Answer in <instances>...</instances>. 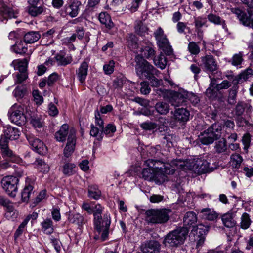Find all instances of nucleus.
<instances>
[{"label": "nucleus", "instance_id": "1", "mask_svg": "<svg viewBox=\"0 0 253 253\" xmlns=\"http://www.w3.org/2000/svg\"><path fill=\"white\" fill-rule=\"evenodd\" d=\"M169 209H150L145 211V219L148 224H164L170 218Z\"/></svg>", "mask_w": 253, "mask_h": 253}, {"label": "nucleus", "instance_id": "2", "mask_svg": "<svg viewBox=\"0 0 253 253\" xmlns=\"http://www.w3.org/2000/svg\"><path fill=\"white\" fill-rule=\"evenodd\" d=\"M188 232L186 227H178L166 235L163 244L169 247H178L183 244Z\"/></svg>", "mask_w": 253, "mask_h": 253}, {"label": "nucleus", "instance_id": "3", "mask_svg": "<svg viewBox=\"0 0 253 253\" xmlns=\"http://www.w3.org/2000/svg\"><path fill=\"white\" fill-rule=\"evenodd\" d=\"M222 127L215 122L207 129L201 132L199 136L200 142L204 145L212 144L221 136Z\"/></svg>", "mask_w": 253, "mask_h": 253}, {"label": "nucleus", "instance_id": "4", "mask_svg": "<svg viewBox=\"0 0 253 253\" xmlns=\"http://www.w3.org/2000/svg\"><path fill=\"white\" fill-rule=\"evenodd\" d=\"M136 62L135 70L136 73L140 78L144 77L146 79H150L153 75H157L158 71L144 57L137 55L135 58Z\"/></svg>", "mask_w": 253, "mask_h": 253}, {"label": "nucleus", "instance_id": "5", "mask_svg": "<svg viewBox=\"0 0 253 253\" xmlns=\"http://www.w3.org/2000/svg\"><path fill=\"white\" fill-rule=\"evenodd\" d=\"M25 105L14 104L10 109L8 114L9 119L13 123L21 126L26 122V118L24 115V111H27Z\"/></svg>", "mask_w": 253, "mask_h": 253}, {"label": "nucleus", "instance_id": "6", "mask_svg": "<svg viewBox=\"0 0 253 253\" xmlns=\"http://www.w3.org/2000/svg\"><path fill=\"white\" fill-rule=\"evenodd\" d=\"M19 179L13 176H6L1 180L3 189L11 197H15L18 190Z\"/></svg>", "mask_w": 253, "mask_h": 253}, {"label": "nucleus", "instance_id": "7", "mask_svg": "<svg viewBox=\"0 0 253 253\" xmlns=\"http://www.w3.org/2000/svg\"><path fill=\"white\" fill-rule=\"evenodd\" d=\"M230 10L233 14L236 16L243 25L253 28V11L249 12V16H248L244 11L239 8H231Z\"/></svg>", "mask_w": 253, "mask_h": 253}, {"label": "nucleus", "instance_id": "8", "mask_svg": "<svg viewBox=\"0 0 253 253\" xmlns=\"http://www.w3.org/2000/svg\"><path fill=\"white\" fill-rule=\"evenodd\" d=\"M145 164L149 168H151L155 172H159L160 173L159 177L162 178L164 176L166 178L165 170L166 169V163H164L160 160L148 159L145 162Z\"/></svg>", "mask_w": 253, "mask_h": 253}, {"label": "nucleus", "instance_id": "9", "mask_svg": "<svg viewBox=\"0 0 253 253\" xmlns=\"http://www.w3.org/2000/svg\"><path fill=\"white\" fill-rule=\"evenodd\" d=\"M201 59V66L206 72H213L218 68L216 61L212 55H207L203 56Z\"/></svg>", "mask_w": 253, "mask_h": 253}, {"label": "nucleus", "instance_id": "10", "mask_svg": "<svg viewBox=\"0 0 253 253\" xmlns=\"http://www.w3.org/2000/svg\"><path fill=\"white\" fill-rule=\"evenodd\" d=\"M8 142L6 137H1L0 140L1 153L3 158L14 161L16 160V155L9 149L8 146Z\"/></svg>", "mask_w": 253, "mask_h": 253}, {"label": "nucleus", "instance_id": "11", "mask_svg": "<svg viewBox=\"0 0 253 253\" xmlns=\"http://www.w3.org/2000/svg\"><path fill=\"white\" fill-rule=\"evenodd\" d=\"M160 173L155 172L151 168H144L141 177L148 181H155L157 183H161L165 181V177L163 176L162 178L159 177Z\"/></svg>", "mask_w": 253, "mask_h": 253}, {"label": "nucleus", "instance_id": "12", "mask_svg": "<svg viewBox=\"0 0 253 253\" xmlns=\"http://www.w3.org/2000/svg\"><path fill=\"white\" fill-rule=\"evenodd\" d=\"M211 164L206 160L199 159L193 166V169L199 174L210 172L214 170L215 167H211Z\"/></svg>", "mask_w": 253, "mask_h": 253}, {"label": "nucleus", "instance_id": "13", "mask_svg": "<svg viewBox=\"0 0 253 253\" xmlns=\"http://www.w3.org/2000/svg\"><path fill=\"white\" fill-rule=\"evenodd\" d=\"M140 249L143 253H159L160 244L155 240L147 241L142 244Z\"/></svg>", "mask_w": 253, "mask_h": 253}, {"label": "nucleus", "instance_id": "14", "mask_svg": "<svg viewBox=\"0 0 253 253\" xmlns=\"http://www.w3.org/2000/svg\"><path fill=\"white\" fill-rule=\"evenodd\" d=\"M166 166L165 173L172 174L176 169H185L186 162L181 159H175L171 161L170 163H166Z\"/></svg>", "mask_w": 253, "mask_h": 253}, {"label": "nucleus", "instance_id": "15", "mask_svg": "<svg viewBox=\"0 0 253 253\" xmlns=\"http://www.w3.org/2000/svg\"><path fill=\"white\" fill-rule=\"evenodd\" d=\"M76 142L75 132L71 130L68 136L67 143L64 150V157L68 158L73 153Z\"/></svg>", "mask_w": 253, "mask_h": 253}, {"label": "nucleus", "instance_id": "16", "mask_svg": "<svg viewBox=\"0 0 253 253\" xmlns=\"http://www.w3.org/2000/svg\"><path fill=\"white\" fill-rule=\"evenodd\" d=\"M169 103L174 107L182 105L186 102L184 91L181 92L172 91L169 98Z\"/></svg>", "mask_w": 253, "mask_h": 253}, {"label": "nucleus", "instance_id": "17", "mask_svg": "<svg viewBox=\"0 0 253 253\" xmlns=\"http://www.w3.org/2000/svg\"><path fill=\"white\" fill-rule=\"evenodd\" d=\"M173 115V119L178 122L184 123L187 122L189 118V111L184 108H176L174 111L171 112Z\"/></svg>", "mask_w": 253, "mask_h": 253}, {"label": "nucleus", "instance_id": "18", "mask_svg": "<svg viewBox=\"0 0 253 253\" xmlns=\"http://www.w3.org/2000/svg\"><path fill=\"white\" fill-rule=\"evenodd\" d=\"M0 5V16L3 19L7 20L9 18H15L17 17L18 14L17 10L13 9L3 3H1Z\"/></svg>", "mask_w": 253, "mask_h": 253}, {"label": "nucleus", "instance_id": "19", "mask_svg": "<svg viewBox=\"0 0 253 253\" xmlns=\"http://www.w3.org/2000/svg\"><path fill=\"white\" fill-rule=\"evenodd\" d=\"M28 141L33 149L38 153L43 155L47 152V147L38 138H30Z\"/></svg>", "mask_w": 253, "mask_h": 253}, {"label": "nucleus", "instance_id": "20", "mask_svg": "<svg viewBox=\"0 0 253 253\" xmlns=\"http://www.w3.org/2000/svg\"><path fill=\"white\" fill-rule=\"evenodd\" d=\"M252 107L250 104L244 101H239L235 108V115L237 116H242L245 111L248 115L252 112Z\"/></svg>", "mask_w": 253, "mask_h": 253}, {"label": "nucleus", "instance_id": "21", "mask_svg": "<svg viewBox=\"0 0 253 253\" xmlns=\"http://www.w3.org/2000/svg\"><path fill=\"white\" fill-rule=\"evenodd\" d=\"M82 6L80 1H74L69 5L65 6V12L71 17H75L78 15Z\"/></svg>", "mask_w": 253, "mask_h": 253}, {"label": "nucleus", "instance_id": "22", "mask_svg": "<svg viewBox=\"0 0 253 253\" xmlns=\"http://www.w3.org/2000/svg\"><path fill=\"white\" fill-rule=\"evenodd\" d=\"M24 42L20 41L17 42L15 44L12 46V48L13 51L16 54H19L22 55H27L30 58V56L32 54L31 50L28 51V46Z\"/></svg>", "mask_w": 253, "mask_h": 253}, {"label": "nucleus", "instance_id": "23", "mask_svg": "<svg viewBox=\"0 0 253 253\" xmlns=\"http://www.w3.org/2000/svg\"><path fill=\"white\" fill-rule=\"evenodd\" d=\"M140 51L144 57L147 59L153 57L155 54V51L153 48V45L149 41H145L142 42Z\"/></svg>", "mask_w": 253, "mask_h": 253}, {"label": "nucleus", "instance_id": "24", "mask_svg": "<svg viewBox=\"0 0 253 253\" xmlns=\"http://www.w3.org/2000/svg\"><path fill=\"white\" fill-rule=\"evenodd\" d=\"M88 63L84 61L79 68L76 70V74L80 83H83L85 81L87 75Z\"/></svg>", "mask_w": 253, "mask_h": 253}, {"label": "nucleus", "instance_id": "25", "mask_svg": "<svg viewBox=\"0 0 253 253\" xmlns=\"http://www.w3.org/2000/svg\"><path fill=\"white\" fill-rule=\"evenodd\" d=\"M19 133L17 128L9 126L4 130V135L1 137H6L8 141L9 139L16 140L19 138Z\"/></svg>", "mask_w": 253, "mask_h": 253}, {"label": "nucleus", "instance_id": "26", "mask_svg": "<svg viewBox=\"0 0 253 253\" xmlns=\"http://www.w3.org/2000/svg\"><path fill=\"white\" fill-rule=\"evenodd\" d=\"M41 35L38 31H30L26 33L24 37L23 40L26 43H33L39 40Z\"/></svg>", "mask_w": 253, "mask_h": 253}, {"label": "nucleus", "instance_id": "27", "mask_svg": "<svg viewBox=\"0 0 253 253\" xmlns=\"http://www.w3.org/2000/svg\"><path fill=\"white\" fill-rule=\"evenodd\" d=\"M98 19L100 23L104 25L108 29H111L114 26L110 15L106 12H101Z\"/></svg>", "mask_w": 253, "mask_h": 253}, {"label": "nucleus", "instance_id": "28", "mask_svg": "<svg viewBox=\"0 0 253 253\" xmlns=\"http://www.w3.org/2000/svg\"><path fill=\"white\" fill-rule=\"evenodd\" d=\"M68 125L67 124H63L59 130L55 133V136L56 140L59 142L64 141L68 134Z\"/></svg>", "mask_w": 253, "mask_h": 253}, {"label": "nucleus", "instance_id": "29", "mask_svg": "<svg viewBox=\"0 0 253 253\" xmlns=\"http://www.w3.org/2000/svg\"><path fill=\"white\" fill-rule=\"evenodd\" d=\"M169 104L164 101H159L156 103L155 108L158 113L162 115H167L169 111Z\"/></svg>", "mask_w": 253, "mask_h": 253}, {"label": "nucleus", "instance_id": "30", "mask_svg": "<svg viewBox=\"0 0 253 253\" xmlns=\"http://www.w3.org/2000/svg\"><path fill=\"white\" fill-rule=\"evenodd\" d=\"M201 213L203 219L209 220L214 221L217 218V214L210 208H204L201 210Z\"/></svg>", "mask_w": 253, "mask_h": 253}, {"label": "nucleus", "instance_id": "31", "mask_svg": "<svg viewBox=\"0 0 253 253\" xmlns=\"http://www.w3.org/2000/svg\"><path fill=\"white\" fill-rule=\"evenodd\" d=\"M207 19L210 22L215 25H221L223 29H227L225 21L221 18L219 16L213 13H210L207 15Z\"/></svg>", "mask_w": 253, "mask_h": 253}, {"label": "nucleus", "instance_id": "32", "mask_svg": "<svg viewBox=\"0 0 253 253\" xmlns=\"http://www.w3.org/2000/svg\"><path fill=\"white\" fill-rule=\"evenodd\" d=\"M222 221L224 225L229 228L234 227L236 223L233 219L232 213L230 212L223 214L222 216Z\"/></svg>", "mask_w": 253, "mask_h": 253}, {"label": "nucleus", "instance_id": "33", "mask_svg": "<svg viewBox=\"0 0 253 253\" xmlns=\"http://www.w3.org/2000/svg\"><path fill=\"white\" fill-rule=\"evenodd\" d=\"M44 7L42 6H37V5H29L27 7L28 14L32 17H37L41 15L44 11Z\"/></svg>", "mask_w": 253, "mask_h": 253}, {"label": "nucleus", "instance_id": "34", "mask_svg": "<svg viewBox=\"0 0 253 253\" xmlns=\"http://www.w3.org/2000/svg\"><path fill=\"white\" fill-rule=\"evenodd\" d=\"M197 216L193 211L186 212L183 218V223L185 226H193L197 222Z\"/></svg>", "mask_w": 253, "mask_h": 253}, {"label": "nucleus", "instance_id": "35", "mask_svg": "<svg viewBox=\"0 0 253 253\" xmlns=\"http://www.w3.org/2000/svg\"><path fill=\"white\" fill-rule=\"evenodd\" d=\"M56 60L58 63V64L62 66H66L70 64L72 61V58L71 56H66L63 52L60 51L55 56Z\"/></svg>", "mask_w": 253, "mask_h": 253}, {"label": "nucleus", "instance_id": "36", "mask_svg": "<svg viewBox=\"0 0 253 253\" xmlns=\"http://www.w3.org/2000/svg\"><path fill=\"white\" fill-rule=\"evenodd\" d=\"M244 61L243 54L242 52H239L233 55L232 57L229 60L228 62L230 63L232 65L236 67L240 68L241 65Z\"/></svg>", "mask_w": 253, "mask_h": 253}, {"label": "nucleus", "instance_id": "37", "mask_svg": "<svg viewBox=\"0 0 253 253\" xmlns=\"http://www.w3.org/2000/svg\"><path fill=\"white\" fill-rule=\"evenodd\" d=\"M157 45L166 55L170 56L173 54V51L168 39L157 43Z\"/></svg>", "mask_w": 253, "mask_h": 253}, {"label": "nucleus", "instance_id": "38", "mask_svg": "<svg viewBox=\"0 0 253 253\" xmlns=\"http://www.w3.org/2000/svg\"><path fill=\"white\" fill-rule=\"evenodd\" d=\"M42 230L46 234H51L54 231L53 222L51 219H46L41 223Z\"/></svg>", "mask_w": 253, "mask_h": 253}, {"label": "nucleus", "instance_id": "39", "mask_svg": "<svg viewBox=\"0 0 253 253\" xmlns=\"http://www.w3.org/2000/svg\"><path fill=\"white\" fill-rule=\"evenodd\" d=\"M154 64L161 69L166 68L167 64V60L163 53H161L159 55L155 57L153 59Z\"/></svg>", "mask_w": 253, "mask_h": 253}, {"label": "nucleus", "instance_id": "40", "mask_svg": "<svg viewBox=\"0 0 253 253\" xmlns=\"http://www.w3.org/2000/svg\"><path fill=\"white\" fill-rule=\"evenodd\" d=\"M62 172L66 176H69L74 174L76 172V165L73 163H66L63 166Z\"/></svg>", "mask_w": 253, "mask_h": 253}, {"label": "nucleus", "instance_id": "41", "mask_svg": "<svg viewBox=\"0 0 253 253\" xmlns=\"http://www.w3.org/2000/svg\"><path fill=\"white\" fill-rule=\"evenodd\" d=\"M92 214L94 216V221L97 226H98L100 224L98 217L101 216V214L103 210V207L99 204L95 205L94 206H92Z\"/></svg>", "mask_w": 253, "mask_h": 253}, {"label": "nucleus", "instance_id": "42", "mask_svg": "<svg viewBox=\"0 0 253 253\" xmlns=\"http://www.w3.org/2000/svg\"><path fill=\"white\" fill-rule=\"evenodd\" d=\"M68 220L71 223L79 226H81L84 223L83 216L79 213H71L69 216Z\"/></svg>", "mask_w": 253, "mask_h": 253}, {"label": "nucleus", "instance_id": "43", "mask_svg": "<svg viewBox=\"0 0 253 253\" xmlns=\"http://www.w3.org/2000/svg\"><path fill=\"white\" fill-rule=\"evenodd\" d=\"M215 151L219 154L225 152L227 150V141L225 138L222 139L215 142L214 145Z\"/></svg>", "mask_w": 253, "mask_h": 253}, {"label": "nucleus", "instance_id": "44", "mask_svg": "<svg viewBox=\"0 0 253 253\" xmlns=\"http://www.w3.org/2000/svg\"><path fill=\"white\" fill-rule=\"evenodd\" d=\"M240 219V227L244 230L248 229L252 222L249 214L246 212L243 213Z\"/></svg>", "mask_w": 253, "mask_h": 253}, {"label": "nucleus", "instance_id": "45", "mask_svg": "<svg viewBox=\"0 0 253 253\" xmlns=\"http://www.w3.org/2000/svg\"><path fill=\"white\" fill-rule=\"evenodd\" d=\"M134 28L135 32L140 36H145V34H148V27L141 21L136 22Z\"/></svg>", "mask_w": 253, "mask_h": 253}, {"label": "nucleus", "instance_id": "46", "mask_svg": "<svg viewBox=\"0 0 253 253\" xmlns=\"http://www.w3.org/2000/svg\"><path fill=\"white\" fill-rule=\"evenodd\" d=\"M243 161L242 157L239 154L235 153L230 156V163L233 167L239 168Z\"/></svg>", "mask_w": 253, "mask_h": 253}, {"label": "nucleus", "instance_id": "47", "mask_svg": "<svg viewBox=\"0 0 253 253\" xmlns=\"http://www.w3.org/2000/svg\"><path fill=\"white\" fill-rule=\"evenodd\" d=\"M88 194L90 198L97 200L100 197L101 192L96 185H91L88 187Z\"/></svg>", "mask_w": 253, "mask_h": 253}, {"label": "nucleus", "instance_id": "48", "mask_svg": "<svg viewBox=\"0 0 253 253\" xmlns=\"http://www.w3.org/2000/svg\"><path fill=\"white\" fill-rule=\"evenodd\" d=\"M106 217H107V218H108L110 223L111 220L110 215L108 214H104L103 219L101 216L98 217V218L99 219V221H100V224L99 225H98V226H97L95 223V221H94V228L95 230L98 232V233L101 232L102 230H103V228H106V221L105 220H106L105 218Z\"/></svg>", "mask_w": 253, "mask_h": 253}, {"label": "nucleus", "instance_id": "49", "mask_svg": "<svg viewBox=\"0 0 253 253\" xmlns=\"http://www.w3.org/2000/svg\"><path fill=\"white\" fill-rule=\"evenodd\" d=\"M193 231L196 232L199 236H204L207 234L209 231V227L202 224H198L196 226H193Z\"/></svg>", "mask_w": 253, "mask_h": 253}, {"label": "nucleus", "instance_id": "50", "mask_svg": "<svg viewBox=\"0 0 253 253\" xmlns=\"http://www.w3.org/2000/svg\"><path fill=\"white\" fill-rule=\"evenodd\" d=\"M6 212L5 213L6 217L10 219H13L16 218L17 214L16 213V211L15 210L13 207L12 203L11 202L9 204H8L6 207Z\"/></svg>", "mask_w": 253, "mask_h": 253}, {"label": "nucleus", "instance_id": "51", "mask_svg": "<svg viewBox=\"0 0 253 253\" xmlns=\"http://www.w3.org/2000/svg\"><path fill=\"white\" fill-rule=\"evenodd\" d=\"M37 168L41 171L47 172L49 170V167L42 159L37 158L34 163Z\"/></svg>", "mask_w": 253, "mask_h": 253}, {"label": "nucleus", "instance_id": "52", "mask_svg": "<svg viewBox=\"0 0 253 253\" xmlns=\"http://www.w3.org/2000/svg\"><path fill=\"white\" fill-rule=\"evenodd\" d=\"M238 92V89L235 86L232 87L229 90V95L228 97V103L230 105H234L236 103V98Z\"/></svg>", "mask_w": 253, "mask_h": 253}, {"label": "nucleus", "instance_id": "53", "mask_svg": "<svg viewBox=\"0 0 253 253\" xmlns=\"http://www.w3.org/2000/svg\"><path fill=\"white\" fill-rule=\"evenodd\" d=\"M184 95L186 100L188 99L193 105H196L200 101L199 97L196 94L192 92H188L186 91H184Z\"/></svg>", "mask_w": 253, "mask_h": 253}, {"label": "nucleus", "instance_id": "54", "mask_svg": "<svg viewBox=\"0 0 253 253\" xmlns=\"http://www.w3.org/2000/svg\"><path fill=\"white\" fill-rule=\"evenodd\" d=\"M33 189V186L30 184L25 187L21 193V197L23 201L26 202L29 200Z\"/></svg>", "mask_w": 253, "mask_h": 253}, {"label": "nucleus", "instance_id": "55", "mask_svg": "<svg viewBox=\"0 0 253 253\" xmlns=\"http://www.w3.org/2000/svg\"><path fill=\"white\" fill-rule=\"evenodd\" d=\"M223 127L225 128V133L229 135L231 132L234 131V122L230 120H225L224 121Z\"/></svg>", "mask_w": 253, "mask_h": 253}, {"label": "nucleus", "instance_id": "56", "mask_svg": "<svg viewBox=\"0 0 253 253\" xmlns=\"http://www.w3.org/2000/svg\"><path fill=\"white\" fill-rule=\"evenodd\" d=\"M140 127L144 130L151 131L157 128V124L151 121H146L141 123Z\"/></svg>", "mask_w": 253, "mask_h": 253}, {"label": "nucleus", "instance_id": "57", "mask_svg": "<svg viewBox=\"0 0 253 253\" xmlns=\"http://www.w3.org/2000/svg\"><path fill=\"white\" fill-rule=\"evenodd\" d=\"M26 89L24 86H17L14 90V96L18 98H22L26 93Z\"/></svg>", "mask_w": 253, "mask_h": 253}, {"label": "nucleus", "instance_id": "58", "mask_svg": "<svg viewBox=\"0 0 253 253\" xmlns=\"http://www.w3.org/2000/svg\"><path fill=\"white\" fill-rule=\"evenodd\" d=\"M138 39L135 35L130 33L127 36V42L129 46L132 48H135L137 45Z\"/></svg>", "mask_w": 253, "mask_h": 253}, {"label": "nucleus", "instance_id": "59", "mask_svg": "<svg viewBox=\"0 0 253 253\" xmlns=\"http://www.w3.org/2000/svg\"><path fill=\"white\" fill-rule=\"evenodd\" d=\"M188 49L191 54L194 55L198 54L200 51L199 46L194 42H191L189 43Z\"/></svg>", "mask_w": 253, "mask_h": 253}, {"label": "nucleus", "instance_id": "60", "mask_svg": "<svg viewBox=\"0 0 253 253\" xmlns=\"http://www.w3.org/2000/svg\"><path fill=\"white\" fill-rule=\"evenodd\" d=\"M239 75L242 80L246 81L253 75V70L250 68H248Z\"/></svg>", "mask_w": 253, "mask_h": 253}, {"label": "nucleus", "instance_id": "61", "mask_svg": "<svg viewBox=\"0 0 253 253\" xmlns=\"http://www.w3.org/2000/svg\"><path fill=\"white\" fill-rule=\"evenodd\" d=\"M115 62L113 60H110L103 66V70L105 74L110 75L114 71Z\"/></svg>", "mask_w": 253, "mask_h": 253}, {"label": "nucleus", "instance_id": "62", "mask_svg": "<svg viewBox=\"0 0 253 253\" xmlns=\"http://www.w3.org/2000/svg\"><path fill=\"white\" fill-rule=\"evenodd\" d=\"M30 123L35 128H41L43 124L41 119L35 116L31 117Z\"/></svg>", "mask_w": 253, "mask_h": 253}, {"label": "nucleus", "instance_id": "63", "mask_svg": "<svg viewBox=\"0 0 253 253\" xmlns=\"http://www.w3.org/2000/svg\"><path fill=\"white\" fill-rule=\"evenodd\" d=\"M218 91L214 87H209L206 90L205 94L209 98L214 99L217 96Z\"/></svg>", "mask_w": 253, "mask_h": 253}, {"label": "nucleus", "instance_id": "64", "mask_svg": "<svg viewBox=\"0 0 253 253\" xmlns=\"http://www.w3.org/2000/svg\"><path fill=\"white\" fill-rule=\"evenodd\" d=\"M207 21L205 18L198 17L194 18V23L195 29H200L206 24Z\"/></svg>", "mask_w": 253, "mask_h": 253}]
</instances>
